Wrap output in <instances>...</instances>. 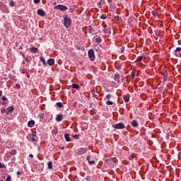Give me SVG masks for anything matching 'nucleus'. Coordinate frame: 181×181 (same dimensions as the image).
<instances>
[{"mask_svg": "<svg viewBox=\"0 0 181 181\" xmlns=\"http://www.w3.org/2000/svg\"><path fill=\"white\" fill-rule=\"evenodd\" d=\"M70 25H71V18L69 17V16L66 15L64 16V26L66 28V29H69L70 27Z\"/></svg>", "mask_w": 181, "mask_h": 181, "instance_id": "1", "label": "nucleus"}, {"mask_svg": "<svg viewBox=\"0 0 181 181\" xmlns=\"http://www.w3.org/2000/svg\"><path fill=\"white\" fill-rule=\"evenodd\" d=\"M88 57L91 62H94L95 59V55L94 54V50L93 49H90L88 51Z\"/></svg>", "mask_w": 181, "mask_h": 181, "instance_id": "2", "label": "nucleus"}, {"mask_svg": "<svg viewBox=\"0 0 181 181\" xmlns=\"http://www.w3.org/2000/svg\"><path fill=\"white\" fill-rule=\"evenodd\" d=\"M113 128H115V129H124V128H125V125L122 123H118L115 124Z\"/></svg>", "mask_w": 181, "mask_h": 181, "instance_id": "3", "label": "nucleus"}, {"mask_svg": "<svg viewBox=\"0 0 181 181\" xmlns=\"http://www.w3.org/2000/svg\"><path fill=\"white\" fill-rule=\"evenodd\" d=\"M54 9H59V11H67L68 8L66 6L63 5H57V6L54 7Z\"/></svg>", "mask_w": 181, "mask_h": 181, "instance_id": "4", "label": "nucleus"}, {"mask_svg": "<svg viewBox=\"0 0 181 181\" xmlns=\"http://www.w3.org/2000/svg\"><path fill=\"white\" fill-rule=\"evenodd\" d=\"M28 140L32 141L33 142H36V141H37V137L34 134H30L28 136Z\"/></svg>", "mask_w": 181, "mask_h": 181, "instance_id": "5", "label": "nucleus"}, {"mask_svg": "<svg viewBox=\"0 0 181 181\" xmlns=\"http://www.w3.org/2000/svg\"><path fill=\"white\" fill-rule=\"evenodd\" d=\"M37 13L40 15V16H45L46 15V13L42 9H38Z\"/></svg>", "mask_w": 181, "mask_h": 181, "instance_id": "6", "label": "nucleus"}, {"mask_svg": "<svg viewBox=\"0 0 181 181\" xmlns=\"http://www.w3.org/2000/svg\"><path fill=\"white\" fill-rule=\"evenodd\" d=\"M88 162L90 163V165H94V163H95V160H91V156H88L86 158Z\"/></svg>", "mask_w": 181, "mask_h": 181, "instance_id": "7", "label": "nucleus"}, {"mask_svg": "<svg viewBox=\"0 0 181 181\" xmlns=\"http://www.w3.org/2000/svg\"><path fill=\"white\" fill-rule=\"evenodd\" d=\"M12 111H13V107L10 106L6 109V114H9L10 112H12Z\"/></svg>", "mask_w": 181, "mask_h": 181, "instance_id": "8", "label": "nucleus"}, {"mask_svg": "<svg viewBox=\"0 0 181 181\" xmlns=\"http://www.w3.org/2000/svg\"><path fill=\"white\" fill-rule=\"evenodd\" d=\"M28 125L30 128H33V127L35 126V122L33 120H30L28 122Z\"/></svg>", "mask_w": 181, "mask_h": 181, "instance_id": "9", "label": "nucleus"}, {"mask_svg": "<svg viewBox=\"0 0 181 181\" xmlns=\"http://www.w3.org/2000/svg\"><path fill=\"white\" fill-rule=\"evenodd\" d=\"M64 138L66 142H70V134H65Z\"/></svg>", "mask_w": 181, "mask_h": 181, "instance_id": "10", "label": "nucleus"}, {"mask_svg": "<svg viewBox=\"0 0 181 181\" xmlns=\"http://www.w3.org/2000/svg\"><path fill=\"white\" fill-rule=\"evenodd\" d=\"M89 33H91V35H93L94 33V29H93V27L91 25H89L88 28H87Z\"/></svg>", "mask_w": 181, "mask_h": 181, "instance_id": "11", "label": "nucleus"}, {"mask_svg": "<svg viewBox=\"0 0 181 181\" xmlns=\"http://www.w3.org/2000/svg\"><path fill=\"white\" fill-rule=\"evenodd\" d=\"M47 63L49 66H53V64H54V59H49L48 61H47Z\"/></svg>", "mask_w": 181, "mask_h": 181, "instance_id": "12", "label": "nucleus"}, {"mask_svg": "<svg viewBox=\"0 0 181 181\" xmlns=\"http://www.w3.org/2000/svg\"><path fill=\"white\" fill-rule=\"evenodd\" d=\"M132 127H134V128H136V127H138V122L136 120H133L132 122Z\"/></svg>", "mask_w": 181, "mask_h": 181, "instance_id": "13", "label": "nucleus"}, {"mask_svg": "<svg viewBox=\"0 0 181 181\" xmlns=\"http://www.w3.org/2000/svg\"><path fill=\"white\" fill-rule=\"evenodd\" d=\"M56 119L57 122H59V121H62V119H63V116H62L61 115H58L56 117Z\"/></svg>", "mask_w": 181, "mask_h": 181, "instance_id": "14", "label": "nucleus"}, {"mask_svg": "<svg viewBox=\"0 0 181 181\" xmlns=\"http://www.w3.org/2000/svg\"><path fill=\"white\" fill-rule=\"evenodd\" d=\"M30 52L32 53H37V48L33 47L30 48Z\"/></svg>", "mask_w": 181, "mask_h": 181, "instance_id": "15", "label": "nucleus"}, {"mask_svg": "<svg viewBox=\"0 0 181 181\" xmlns=\"http://www.w3.org/2000/svg\"><path fill=\"white\" fill-rule=\"evenodd\" d=\"M48 169H53V163L52 161H49L47 163Z\"/></svg>", "mask_w": 181, "mask_h": 181, "instance_id": "16", "label": "nucleus"}, {"mask_svg": "<svg viewBox=\"0 0 181 181\" xmlns=\"http://www.w3.org/2000/svg\"><path fill=\"white\" fill-rule=\"evenodd\" d=\"M72 87H73V88H75L76 90H78L80 88V86H78V84H76V83H73Z\"/></svg>", "mask_w": 181, "mask_h": 181, "instance_id": "17", "label": "nucleus"}, {"mask_svg": "<svg viewBox=\"0 0 181 181\" xmlns=\"http://www.w3.org/2000/svg\"><path fill=\"white\" fill-rule=\"evenodd\" d=\"M95 39L97 43H101V38L100 37V36L95 37Z\"/></svg>", "mask_w": 181, "mask_h": 181, "instance_id": "18", "label": "nucleus"}, {"mask_svg": "<svg viewBox=\"0 0 181 181\" xmlns=\"http://www.w3.org/2000/svg\"><path fill=\"white\" fill-rule=\"evenodd\" d=\"M123 99L124 100L125 103H128L129 101V97H128L127 95L123 96Z\"/></svg>", "mask_w": 181, "mask_h": 181, "instance_id": "19", "label": "nucleus"}, {"mask_svg": "<svg viewBox=\"0 0 181 181\" xmlns=\"http://www.w3.org/2000/svg\"><path fill=\"white\" fill-rule=\"evenodd\" d=\"M104 33H111V28L104 29L103 30Z\"/></svg>", "mask_w": 181, "mask_h": 181, "instance_id": "20", "label": "nucleus"}, {"mask_svg": "<svg viewBox=\"0 0 181 181\" xmlns=\"http://www.w3.org/2000/svg\"><path fill=\"white\" fill-rule=\"evenodd\" d=\"M14 5H15V1H13V0H11V1H9V6H10L11 8H13Z\"/></svg>", "mask_w": 181, "mask_h": 181, "instance_id": "21", "label": "nucleus"}, {"mask_svg": "<svg viewBox=\"0 0 181 181\" xmlns=\"http://www.w3.org/2000/svg\"><path fill=\"white\" fill-rule=\"evenodd\" d=\"M106 104H107V105H113L114 103L112 101H111V100H107L106 102Z\"/></svg>", "mask_w": 181, "mask_h": 181, "instance_id": "22", "label": "nucleus"}, {"mask_svg": "<svg viewBox=\"0 0 181 181\" xmlns=\"http://www.w3.org/2000/svg\"><path fill=\"white\" fill-rule=\"evenodd\" d=\"M57 106L59 107V108L63 107V104L60 102L57 103Z\"/></svg>", "mask_w": 181, "mask_h": 181, "instance_id": "23", "label": "nucleus"}, {"mask_svg": "<svg viewBox=\"0 0 181 181\" xmlns=\"http://www.w3.org/2000/svg\"><path fill=\"white\" fill-rule=\"evenodd\" d=\"M40 61L43 62V64H46V60L43 58V57H40Z\"/></svg>", "mask_w": 181, "mask_h": 181, "instance_id": "24", "label": "nucleus"}, {"mask_svg": "<svg viewBox=\"0 0 181 181\" xmlns=\"http://www.w3.org/2000/svg\"><path fill=\"white\" fill-rule=\"evenodd\" d=\"M152 15H153V16H154V18H156V16H158V12L152 11Z\"/></svg>", "mask_w": 181, "mask_h": 181, "instance_id": "25", "label": "nucleus"}, {"mask_svg": "<svg viewBox=\"0 0 181 181\" xmlns=\"http://www.w3.org/2000/svg\"><path fill=\"white\" fill-rule=\"evenodd\" d=\"M143 59H144V57L140 56V57H139L137 58V62H142Z\"/></svg>", "mask_w": 181, "mask_h": 181, "instance_id": "26", "label": "nucleus"}, {"mask_svg": "<svg viewBox=\"0 0 181 181\" xmlns=\"http://www.w3.org/2000/svg\"><path fill=\"white\" fill-rule=\"evenodd\" d=\"M12 179V177H11V175H8L6 180V181H11Z\"/></svg>", "mask_w": 181, "mask_h": 181, "instance_id": "27", "label": "nucleus"}, {"mask_svg": "<svg viewBox=\"0 0 181 181\" xmlns=\"http://www.w3.org/2000/svg\"><path fill=\"white\" fill-rule=\"evenodd\" d=\"M135 77V71L132 72V78H134Z\"/></svg>", "mask_w": 181, "mask_h": 181, "instance_id": "28", "label": "nucleus"}, {"mask_svg": "<svg viewBox=\"0 0 181 181\" xmlns=\"http://www.w3.org/2000/svg\"><path fill=\"white\" fill-rule=\"evenodd\" d=\"M106 98H107V100H110V98H111V95L110 94H107L106 95Z\"/></svg>", "mask_w": 181, "mask_h": 181, "instance_id": "29", "label": "nucleus"}, {"mask_svg": "<svg viewBox=\"0 0 181 181\" xmlns=\"http://www.w3.org/2000/svg\"><path fill=\"white\" fill-rule=\"evenodd\" d=\"M2 168H5V165H3L1 162H0V169H2Z\"/></svg>", "mask_w": 181, "mask_h": 181, "instance_id": "30", "label": "nucleus"}, {"mask_svg": "<svg viewBox=\"0 0 181 181\" xmlns=\"http://www.w3.org/2000/svg\"><path fill=\"white\" fill-rule=\"evenodd\" d=\"M100 18H101V19H107V16H105V15H102V16H100Z\"/></svg>", "mask_w": 181, "mask_h": 181, "instance_id": "31", "label": "nucleus"}, {"mask_svg": "<svg viewBox=\"0 0 181 181\" xmlns=\"http://www.w3.org/2000/svg\"><path fill=\"white\" fill-rule=\"evenodd\" d=\"M16 88H17V90H19V88H21V85L16 84Z\"/></svg>", "mask_w": 181, "mask_h": 181, "instance_id": "32", "label": "nucleus"}, {"mask_svg": "<svg viewBox=\"0 0 181 181\" xmlns=\"http://www.w3.org/2000/svg\"><path fill=\"white\" fill-rule=\"evenodd\" d=\"M11 155H16V150H13V151H11Z\"/></svg>", "mask_w": 181, "mask_h": 181, "instance_id": "33", "label": "nucleus"}, {"mask_svg": "<svg viewBox=\"0 0 181 181\" xmlns=\"http://www.w3.org/2000/svg\"><path fill=\"white\" fill-rule=\"evenodd\" d=\"M25 62H27V63H29L30 62V59H29V57L25 58Z\"/></svg>", "mask_w": 181, "mask_h": 181, "instance_id": "34", "label": "nucleus"}, {"mask_svg": "<svg viewBox=\"0 0 181 181\" xmlns=\"http://www.w3.org/2000/svg\"><path fill=\"white\" fill-rule=\"evenodd\" d=\"M115 78H119V74H115Z\"/></svg>", "mask_w": 181, "mask_h": 181, "instance_id": "35", "label": "nucleus"}, {"mask_svg": "<svg viewBox=\"0 0 181 181\" xmlns=\"http://www.w3.org/2000/svg\"><path fill=\"white\" fill-rule=\"evenodd\" d=\"M125 50V47H122L121 49V53H124V51Z\"/></svg>", "mask_w": 181, "mask_h": 181, "instance_id": "36", "label": "nucleus"}, {"mask_svg": "<svg viewBox=\"0 0 181 181\" xmlns=\"http://www.w3.org/2000/svg\"><path fill=\"white\" fill-rule=\"evenodd\" d=\"M40 2V0H34V4H39Z\"/></svg>", "mask_w": 181, "mask_h": 181, "instance_id": "37", "label": "nucleus"}, {"mask_svg": "<svg viewBox=\"0 0 181 181\" xmlns=\"http://www.w3.org/2000/svg\"><path fill=\"white\" fill-rule=\"evenodd\" d=\"M2 100H3V101H6V100H8V99L6 98V96H3Z\"/></svg>", "mask_w": 181, "mask_h": 181, "instance_id": "38", "label": "nucleus"}, {"mask_svg": "<svg viewBox=\"0 0 181 181\" xmlns=\"http://www.w3.org/2000/svg\"><path fill=\"white\" fill-rule=\"evenodd\" d=\"M181 50V48L180 47H177L175 50V52H180Z\"/></svg>", "mask_w": 181, "mask_h": 181, "instance_id": "39", "label": "nucleus"}, {"mask_svg": "<svg viewBox=\"0 0 181 181\" xmlns=\"http://www.w3.org/2000/svg\"><path fill=\"white\" fill-rule=\"evenodd\" d=\"M74 137H75L76 139H78V138H79L78 134H76V135L74 136Z\"/></svg>", "mask_w": 181, "mask_h": 181, "instance_id": "40", "label": "nucleus"}, {"mask_svg": "<svg viewBox=\"0 0 181 181\" xmlns=\"http://www.w3.org/2000/svg\"><path fill=\"white\" fill-rule=\"evenodd\" d=\"M131 160H132V159H134V156H130L129 158Z\"/></svg>", "mask_w": 181, "mask_h": 181, "instance_id": "41", "label": "nucleus"}, {"mask_svg": "<svg viewBox=\"0 0 181 181\" xmlns=\"http://www.w3.org/2000/svg\"><path fill=\"white\" fill-rule=\"evenodd\" d=\"M82 151H83L84 153L87 152V148H82Z\"/></svg>", "mask_w": 181, "mask_h": 181, "instance_id": "42", "label": "nucleus"}, {"mask_svg": "<svg viewBox=\"0 0 181 181\" xmlns=\"http://www.w3.org/2000/svg\"><path fill=\"white\" fill-rule=\"evenodd\" d=\"M29 157H30V158H33V154H30V155H29Z\"/></svg>", "mask_w": 181, "mask_h": 181, "instance_id": "43", "label": "nucleus"}, {"mask_svg": "<svg viewBox=\"0 0 181 181\" xmlns=\"http://www.w3.org/2000/svg\"><path fill=\"white\" fill-rule=\"evenodd\" d=\"M2 95V90H0V97Z\"/></svg>", "mask_w": 181, "mask_h": 181, "instance_id": "44", "label": "nucleus"}, {"mask_svg": "<svg viewBox=\"0 0 181 181\" xmlns=\"http://www.w3.org/2000/svg\"><path fill=\"white\" fill-rule=\"evenodd\" d=\"M17 175H21V172H20V171H18V172H17Z\"/></svg>", "mask_w": 181, "mask_h": 181, "instance_id": "45", "label": "nucleus"}, {"mask_svg": "<svg viewBox=\"0 0 181 181\" xmlns=\"http://www.w3.org/2000/svg\"><path fill=\"white\" fill-rule=\"evenodd\" d=\"M180 57H181V53H180Z\"/></svg>", "mask_w": 181, "mask_h": 181, "instance_id": "46", "label": "nucleus"}]
</instances>
